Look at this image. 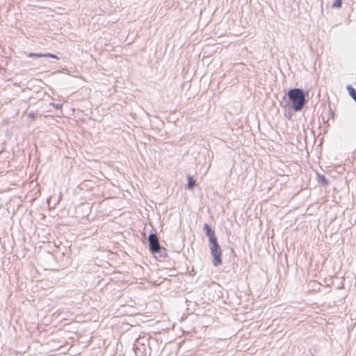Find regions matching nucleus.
I'll list each match as a JSON object with an SVG mask.
<instances>
[{"mask_svg":"<svg viewBox=\"0 0 356 356\" xmlns=\"http://www.w3.org/2000/svg\"><path fill=\"white\" fill-rule=\"evenodd\" d=\"M204 230L205 231L206 236L208 238L212 237V236H213L215 235V232L207 223L204 225Z\"/></svg>","mask_w":356,"mask_h":356,"instance_id":"nucleus-6","label":"nucleus"},{"mask_svg":"<svg viewBox=\"0 0 356 356\" xmlns=\"http://www.w3.org/2000/svg\"><path fill=\"white\" fill-rule=\"evenodd\" d=\"M29 57H33V56H35V57H50V58H56V59H59L58 57L55 55V54H35V53H30L29 54Z\"/></svg>","mask_w":356,"mask_h":356,"instance_id":"nucleus-5","label":"nucleus"},{"mask_svg":"<svg viewBox=\"0 0 356 356\" xmlns=\"http://www.w3.org/2000/svg\"><path fill=\"white\" fill-rule=\"evenodd\" d=\"M318 181H321L324 186H326L329 184V181L324 175L318 174Z\"/></svg>","mask_w":356,"mask_h":356,"instance_id":"nucleus-9","label":"nucleus"},{"mask_svg":"<svg viewBox=\"0 0 356 356\" xmlns=\"http://www.w3.org/2000/svg\"><path fill=\"white\" fill-rule=\"evenodd\" d=\"M346 89L349 95L356 102V90L351 85H348Z\"/></svg>","mask_w":356,"mask_h":356,"instance_id":"nucleus-7","label":"nucleus"},{"mask_svg":"<svg viewBox=\"0 0 356 356\" xmlns=\"http://www.w3.org/2000/svg\"><path fill=\"white\" fill-rule=\"evenodd\" d=\"M287 96L289 102L286 101V96H284L283 100H285V104H284L282 101L280 103L281 106L282 107L289 106V102H291V108L296 112L301 111L307 103L305 92L301 88H295L289 90Z\"/></svg>","mask_w":356,"mask_h":356,"instance_id":"nucleus-1","label":"nucleus"},{"mask_svg":"<svg viewBox=\"0 0 356 356\" xmlns=\"http://www.w3.org/2000/svg\"><path fill=\"white\" fill-rule=\"evenodd\" d=\"M209 241L210 243V245H219L217 241V238L216 237V235H214L212 237L209 238Z\"/></svg>","mask_w":356,"mask_h":356,"instance_id":"nucleus-10","label":"nucleus"},{"mask_svg":"<svg viewBox=\"0 0 356 356\" xmlns=\"http://www.w3.org/2000/svg\"><path fill=\"white\" fill-rule=\"evenodd\" d=\"M149 250L152 252H162L165 253V248H161L156 234H150L148 236Z\"/></svg>","mask_w":356,"mask_h":356,"instance_id":"nucleus-2","label":"nucleus"},{"mask_svg":"<svg viewBox=\"0 0 356 356\" xmlns=\"http://www.w3.org/2000/svg\"><path fill=\"white\" fill-rule=\"evenodd\" d=\"M187 179H188V184H187L186 187L188 189L192 190L194 188V186H195V180H194L193 179V177L190 175H188Z\"/></svg>","mask_w":356,"mask_h":356,"instance_id":"nucleus-8","label":"nucleus"},{"mask_svg":"<svg viewBox=\"0 0 356 356\" xmlns=\"http://www.w3.org/2000/svg\"><path fill=\"white\" fill-rule=\"evenodd\" d=\"M342 3V0H334V1L332 3V8H341Z\"/></svg>","mask_w":356,"mask_h":356,"instance_id":"nucleus-11","label":"nucleus"},{"mask_svg":"<svg viewBox=\"0 0 356 356\" xmlns=\"http://www.w3.org/2000/svg\"><path fill=\"white\" fill-rule=\"evenodd\" d=\"M211 254L213 257V264L218 266L222 264V251L219 245H210Z\"/></svg>","mask_w":356,"mask_h":356,"instance_id":"nucleus-3","label":"nucleus"},{"mask_svg":"<svg viewBox=\"0 0 356 356\" xmlns=\"http://www.w3.org/2000/svg\"><path fill=\"white\" fill-rule=\"evenodd\" d=\"M285 115H286V118H289V119L291 118V114H289H289H286H286H285Z\"/></svg>","mask_w":356,"mask_h":356,"instance_id":"nucleus-13","label":"nucleus"},{"mask_svg":"<svg viewBox=\"0 0 356 356\" xmlns=\"http://www.w3.org/2000/svg\"><path fill=\"white\" fill-rule=\"evenodd\" d=\"M140 340H145V339H142L140 337L136 339L133 347V350H134L136 356H142L145 350L144 342H140Z\"/></svg>","mask_w":356,"mask_h":356,"instance_id":"nucleus-4","label":"nucleus"},{"mask_svg":"<svg viewBox=\"0 0 356 356\" xmlns=\"http://www.w3.org/2000/svg\"><path fill=\"white\" fill-rule=\"evenodd\" d=\"M159 254V257L161 258H165L167 256L166 250L165 249V253L162 252H156Z\"/></svg>","mask_w":356,"mask_h":356,"instance_id":"nucleus-12","label":"nucleus"}]
</instances>
